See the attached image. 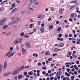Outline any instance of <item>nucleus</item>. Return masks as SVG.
<instances>
[{
  "label": "nucleus",
  "mask_w": 80,
  "mask_h": 80,
  "mask_svg": "<svg viewBox=\"0 0 80 80\" xmlns=\"http://www.w3.org/2000/svg\"><path fill=\"white\" fill-rule=\"evenodd\" d=\"M42 73L43 75H45V74H46V72L45 71H43L42 72Z\"/></svg>",
  "instance_id": "49"
},
{
  "label": "nucleus",
  "mask_w": 80,
  "mask_h": 80,
  "mask_svg": "<svg viewBox=\"0 0 80 80\" xmlns=\"http://www.w3.org/2000/svg\"><path fill=\"white\" fill-rule=\"evenodd\" d=\"M56 55H57V54L56 53H54L52 54L53 56H56Z\"/></svg>",
  "instance_id": "60"
},
{
  "label": "nucleus",
  "mask_w": 80,
  "mask_h": 80,
  "mask_svg": "<svg viewBox=\"0 0 80 80\" xmlns=\"http://www.w3.org/2000/svg\"><path fill=\"white\" fill-rule=\"evenodd\" d=\"M64 44L62 43L61 44L59 45V47H63V46H64Z\"/></svg>",
  "instance_id": "28"
},
{
  "label": "nucleus",
  "mask_w": 80,
  "mask_h": 80,
  "mask_svg": "<svg viewBox=\"0 0 80 80\" xmlns=\"http://www.w3.org/2000/svg\"><path fill=\"white\" fill-rule=\"evenodd\" d=\"M18 73V70L16 69L12 73V75H16V74H17Z\"/></svg>",
  "instance_id": "7"
},
{
  "label": "nucleus",
  "mask_w": 80,
  "mask_h": 80,
  "mask_svg": "<svg viewBox=\"0 0 80 80\" xmlns=\"http://www.w3.org/2000/svg\"><path fill=\"white\" fill-rule=\"evenodd\" d=\"M70 55H71V52H69L68 53V57H70Z\"/></svg>",
  "instance_id": "25"
},
{
  "label": "nucleus",
  "mask_w": 80,
  "mask_h": 80,
  "mask_svg": "<svg viewBox=\"0 0 80 80\" xmlns=\"http://www.w3.org/2000/svg\"><path fill=\"white\" fill-rule=\"evenodd\" d=\"M41 33L44 32V29H43V28H42L41 29Z\"/></svg>",
  "instance_id": "22"
},
{
  "label": "nucleus",
  "mask_w": 80,
  "mask_h": 80,
  "mask_svg": "<svg viewBox=\"0 0 80 80\" xmlns=\"http://www.w3.org/2000/svg\"><path fill=\"white\" fill-rule=\"evenodd\" d=\"M6 73L7 74V75H8H8H11V74H12V72H10L7 73Z\"/></svg>",
  "instance_id": "19"
},
{
  "label": "nucleus",
  "mask_w": 80,
  "mask_h": 80,
  "mask_svg": "<svg viewBox=\"0 0 80 80\" xmlns=\"http://www.w3.org/2000/svg\"><path fill=\"white\" fill-rule=\"evenodd\" d=\"M45 55H50V53L48 51H47L45 52Z\"/></svg>",
  "instance_id": "12"
},
{
  "label": "nucleus",
  "mask_w": 80,
  "mask_h": 80,
  "mask_svg": "<svg viewBox=\"0 0 80 80\" xmlns=\"http://www.w3.org/2000/svg\"><path fill=\"white\" fill-rule=\"evenodd\" d=\"M29 68V66H26L24 67V68L26 69V68Z\"/></svg>",
  "instance_id": "36"
},
{
  "label": "nucleus",
  "mask_w": 80,
  "mask_h": 80,
  "mask_svg": "<svg viewBox=\"0 0 80 80\" xmlns=\"http://www.w3.org/2000/svg\"><path fill=\"white\" fill-rule=\"evenodd\" d=\"M65 66H62V70H65Z\"/></svg>",
  "instance_id": "53"
},
{
  "label": "nucleus",
  "mask_w": 80,
  "mask_h": 80,
  "mask_svg": "<svg viewBox=\"0 0 80 80\" xmlns=\"http://www.w3.org/2000/svg\"><path fill=\"white\" fill-rule=\"evenodd\" d=\"M54 79V77H51L50 78V80H53V79Z\"/></svg>",
  "instance_id": "59"
},
{
  "label": "nucleus",
  "mask_w": 80,
  "mask_h": 80,
  "mask_svg": "<svg viewBox=\"0 0 80 80\" xmlns=\"http://www.w3.org/2000/svg\"><path fill=\"white\" fill-rule=\"evenodd\" d=\"M13 47H11L10 48V50H13Z\"/></svg>",
  "instance_id": "61"
},
{
  "label": "nucleus",
  "mask_w": 80,
  "mask_h": 80,
  "mask_svg": "<svg viewBox=\"0 0 80 80\" xmlns=\"http://www.w3.org/2000/svg\"><path fill=\"white\" fill-rule=\"evenodd\" d=\"M52 20V18H50L48 20V22H50V20Z\"/></svg>",
  "instance_id": "55"
},
{
  "label": "nucleus",
  "mask_w": 80,
  "mask_h": 80,
  "mask_svg": "<svg viewBox=\"0 0 80 80\" xmlns=\"http://www.w3.org/2000/svg\"><path fill=\"white\" fill-rule=\"evenodd\" d=\"M55 66V64H51V67H53V66Z\"/></svg>",
  "instance_id": "63"
},
{
  "label": "nucleus",
  "mask_w": 80,
  "mask_h": 80,
  "mask_svg": "<svg viewBox=\"0 0 80 80\" xmlns=\"http://www.w3.org/2000/svg\"><path fill=\"white\" fill-rule=\"evenodd\" d=\"M79 8H78L76 9V12H78V11H79Z\"/></svg>",
  "instance_id": "35"
},
{
  "label": "nucleus",
  "mask_w": 80,
  "mask_h": 80,
  "mask_svg": "<svg viewBox=\"0 0 80 80\" xmlns=\"http://www.w3.org/2000/svg\"><path fill=\"white\" fill-rule=\"evenodd\" d=\"M74 74L75 75H77V72L76 71H75L74 72Z\"/></svg>",
  "instance_id": "58"
},
{
  "label": "nucleus",
  "mask_w": 80,
  "mask_h": 80,
  "mask_svg": "<svg viewBox=\"0 0 80 80\" xmlns=\"http://www.w3.org/2000/svg\"><path fill=\"white\" fill-rule=\"evenodd\" d=\"M25 13V11H23L21 12V14H22V15H23V13Z\"/></svg>",
  "instance_id": "57"
},
{
  "label": "nucleus",
  "mask_w": 80,
  "mask_h": 80,
  "mask_svg": "<svg viewBox=\"0 0 80 80\" xmlns=\"http://www.w3.org/2000/svg\"><path fill=\"white\" fill-rule=\"evenodd\" d=\"M22 43V41H21V40L19 41L17 40H16L14 42V43H15V44H17V43Z\"/></svg>",
  "instance_id": "10"
},
{
  "label": "nucleus",
  "mask_w": 80,
  "mask_h": 80,
  "mask_svg": "<svg viewBox=\"0 0 80 80\" xmlns=\"http://www.w3.org/2000/svg\"><path fill=\"white\" fill-rule=\"evenodd\" d=\"M23 69H24V66L18 68L17 70H18V72L19 73L20 71L23 70Z\"/></svg>",
  "instance_id": "5"
},
{
  "label": "nucleus",
  "mask_w": 80,
  "mask_h": 80,
  "mask_svg": "<svg viewBox=\"0 0 80 80\" xmlns=\"http://www.w3.org/2000/svg\"><path fill=\"white\" fill-rule=\"evenodd\" d=\"M64 22H65V23H67V22H68V21L67 20H64Z\"/></svg>",
  "instance_id": "56"
},
{
  "label": "nucleus",
  "mask_w": 80,
  "mask_h": 80,
  "mask_svg": "<svg viewBox=\"0 0 80 80\" xmlns=\"http://www.w3.org/2000/svg\"><path fill=\"white\" fill-rule=\"evenodd\" d=\"M76 3V1H74L70 2V3Z\"/></svg>",
  "instance_id": "45"
},
{
  "label": "nucleus",
  "mask_w": 80,
  "mask_h": 80,
  "mask_svg": "<svg viewBox=\"0 0 80 80\" xmlns=\"http://www.w3.org/2000/svg\"><path fill=\"white\" fill-rule=\"evenodd\" d=\"M49 28H50V29H52V28H53V26L51 25L49 27Z\"/></svg>",
  "instance_id": "44"
},
{
  "label": "nucleus",
  "mask_w": 80,
  "mask_h": 80,
  "mask_svg": "<svg viewBox=\"0 0 80 80\" xmlns=\"http://www.w3.org/2000/svg\"><path fill=\"white\" fill-rule=\"evenodd\" d=\"M8 67V62L7 61H6L4 62L3 65L4 69H6Z\"/></svg>",
  "instance_id": "6"
},
{
  "label": "nucleus",
  "mask_w": 80,
  "mask_h": 80,
  "mask_svg": "<svg viewBox=\"0 0 80 80\" xmlns=\"http://www.w3.org/2000/svg\"><path fill=\"white\" fill-rule=\"evenodd\" d=\"M12 53V51H9L5 55V57H8V58H10V57H12V56H13V55L16 52H14Z\"/></svg>",
  "instance_id": "1"
},
{
  "label": "nucleus",
  "mask_w": 80,
  "mask_h": 80,
  "mask_svg": "<svg viewBox=\"0 0 80 80\" xmlns=\"http://www.w3.org/2000/svg\"><path fill=\"white\" fill-rule=\"evenodd\" d=\"M61 50H62L61 49L55 48L54 49V51L55 52H58V51Z\"/></svg>",
  "instance_id": "14"
},
{
  "label": "nucleus",
  "mask_w": 80,
  "mask_h": 80,
  "mask_svg": "<svg viewBox=\"0 0 80 80\" xmlns=\"http://www.w3.org/2000/svg\"><path fill=\"white\" fill-rule=\"evenodd\" d=\"M51 8V9L52 12H53L55 11V8H54L51 7V8Z\"/></svg>",
  "instance_id": "30"
},
{
  "label": "nucleus",
  "mask_w": 80,
  "mask_h": 80,
  "mask_svg": "<svg viewBox=\"0 0 80 80\" xmlns=\"http://www.w3.org/2000/svg\"><path fill=\"white\" fill-rule=\"evenodd\" d=\"M39 4V2H36L35 3V5H38Z\"/></svg>",
  "instance_id": "32"
},
{
  "label": "nucleus",
  "mask_w": 80,
  "mask_h": 80,
  "mask_svg": "<svg viewBox=\"0 0 80 80\" xmlns=\"http://www.w3.org/2000/svg\"><path fill=\"white\" fill-rule=\"evenodd\" d=\"M3 71V65L0 63V73H1Z\"/></svg>",
  "instance_id": "8"
},
{
  "label": "nucleus",
  "mask_w": 80,
  "mask_h": 80,
  "mask_svg": "<svg viewBox=\"0 0 80 80\" xmlns=\"http://www.w3.org/2000/svg\"><path fill=\"white\" fill-rule=\"evenodd\" d=\"M56 24H59V21H58L56 22Z\"/></svg>",
  "instance_id": "62"
},
{
  "label": "nucleus",
  "mask_w": 80,
  "mask_h": 80,
  "mask_svg": "<svg viewBox=\"0 0 80 80\" xmlns=\"http://www.w3.org/2000/svg\"><path fill=\"white\" fill-rule=\"evenodd\" d=\"M77 64H79L80 63V62L79 61H78L76 62Z\"/></svg>",
  "instance_id": "54"
},
{
  "label": "nucleus",
  "mask_w": 80,
  "mask_h": 80,
  "mask_svg": "<svg viewBox=\"0 0 80 80\" xmlns=\"http://www.w3.org/2000/svg\"><path fill=\"white\" fill-rule=\"evenodd\" d=\"M57 30L58 32H60V31H61V27H59L58 28Z\"/></svg>",
  "instance_id": "24"
},
{
  "label": "nucleus",
  "mask_w": 80,
  "mask_h": 80,
  "mask_svg": "<svg viewBox=\"0 0 80 80\" xmlns=\"http://www.w3.org/2000/svg\"><path fill=\"white\" fill-rule=\"evenodd\" d=\"M25 45L27 48H29L30 47V44L28 42H26L25 43Z\"/></svg>",
  "instance_id": "9"
},
{
  "label": "nucleus",
  "mask_w": 80,
  "mask_h": 80,
  "mask_svg": "<svg viewBox=\"0 0 80 80\" xmlns=\"http://www.w3.org/2000/svg\"><path fill=\"white\" fill-rule=\"evenodd\" d=\"M18 77L17 76H15L14 78V80H17Z\"/></svg>",
  "instance_id": "37"
},
{
  "label": "nucleus",
  "mask_w": 80,
  "mask_h": 80,
  "mask_svg": "<svg viewBox=\"0 0 80 80\" xmlns=\"http://www.w3.org/2000/svg\"><path fill=\"white\" fill-rule=\"evenodd\" d=\"M32 55L34 56V57H38V54H37L33 53Z\"/></svg>",
  "instance_id": "21"
},
{
  "label": "nucleus",
  "mask_w": 80,
  "mask_h": 80,
  "mask_svg": "<svg viewBox=\"0 0 80 80\" xmlns=\"http://www.w3.org/2000/svg\"><path fill=\"white\" fill-rule=\"evenodd\" d=\"M22 78V75H20L18 76V78L19 79H20V78Z\"/></svg>",
  "instance_id": "17"
},
{
  "label": "nucleus",
  "mask_w": 80,
  "mask_h": 80,
  "mask_svg": "<svg viewBox=\"0 0 80 80\" xmlns=\"http://www.w3.org/2000/svg\"><path fill=\"white\" fill-rule=\"evenodd\" d=\"M6 35L7 36V35H10V32H9L8 33H7L6 34Z\"/></svg>",
  "instance_id": "64"
},
{
  "label": "nucleus",
  "mask_w": 80,
  "mask_h": 80,
  "mask_svg": "<svg viewBox=\"0 0 80 80\" xmlns=\"http://www.w3.org/2000/svg\"><path fill=\"white\" fill-rule=\"evenodd\" d=\"M15 18L14 17H12L11 18L12 20H15Z\"/></svg>",
  "instance_id": "50"
},
{
  "label": "nucleus",
  "mask_w": 80,
  "mask_h": 80,
  "mask_svg": "<svg viewBox=\"0 0 80 80\" xmlns=\"http://www.w3.org/2000/svg\"><path fill=\"white\" fill-rule=\"evenodd\" d=\"M33 72L32 71H31V72H28V75H29L31 76L33 75Z\"/></svg>",
  "instance_id": "15"
},
{
  "label": "nucleus",
  "mask_w": 80,
  "mask_h": 80,
  "mask_svg": "<svg viewBox=\"0 0 80 80\" xmlns=\"http://www.w3.org/2000/svg\"><path fill=\"white\" fill-rule=\"evenodd\" d=\"M74 58H76L77 57V56H75L74 54H73L72 55Z\"/></svg>",
  "instance_id": "38"
},
{
  "label": "nucleus",
  "mask_w": 80,
  "mask_h": 80,
  "mask_svg": "<svg viewBox=\"0 0 80 80\" xmlns=\"http://www.w3.org/2000/svg\"><path fill=\"white\" fill-rule=\"evenodd\" d=\"M62 73V72L61 71H59L57 73V74L56 75V77H57L58 75H60Z\"/></svg>",
  "instance_id": "11"
},
{
  "label": "nucleus",
  "mask_w": 80,
  "mask_h": 80,
  "mask_svg": "<svg viewBox=\"0 0 80 80\" xmlns=\"http://www.w3.org/2000/svg\"><path fill=\"white\" fill-rule=\"evenodd\" d=\"M65 75L68 76V77H70V74H68V72H66L65 73Z\"/></svg>",
  "instance_id": "20"
},
{
  "label": "nucleus",
  "mask_w": 80,
  "mask_h": 80,
  "mask_svg": "<svg viewBox=\"0 0 80 80\" xmlns=\"http://www.w3.org/2000/svg\"><path fill=\"white\" fill-rule=\"evenodd\" d=\"M69 20L70 22H73V20L71 18H69Z\"/></svg>",
  "instance_id": "51"
},
{
  "label": "nucleus",
  "mask_w": 80,
  "mask_h": 80,
  "mask_svg": "<svg viewBox=\"0 0 80 80\" xmlns=\"http://www.w3.org/2000/svg\"><path fill=\"white\" fill-rule=\"evenodd\" d=\"M25 49H22V53H24V52H25Z\"/></svg>",
  "instance_id": "33"
},
{
  "label": "nucleus",
  "mask_w": 80,
  "mask_h": 80,
  "mask_svg": "<svg viewBox=\"0 0 80 80\" xmlns=\"http://www.w3.org/2000/svg\"><path fill=\"white\" fill-rule=\"evenodd\" d=\"M12 7L15 8V3H13L12 6Z\"/></svg>",
  "instance_id": "26"
},
{
  "label": "nucleus",
  "mask_w": 80,
  "mask_h": 80,
  "mask_svg": "<svg viewBox=\"0 0 80 80\" xmlns=\"http://www.w3.org/2000/svg\"><path fill=\"white\" fill-rule=\"evenodd\" d=\"M74 7L75 6H74V5L71 6L70 8V10H71V9L73 8H74Z\"/></svg>",
  "instance_id": "34"
},
{
  "label": "nucleus",
  "mask_w": 80,
  "mask_h": 80,
  "mask_svg": "<svg viewBox=\"0 0 80 80\" xmlns=\"http://www.w3.org/2000/svg\"><path fill=\"white\" fill-rule=\"evenodd\" d=\"M7 76H8L7 74V73H5L3 74V77H5Z\"/></svg>",
  "instance_id": "27"
},
{
  "label": "nucleus",
  "mask_w": 80,
  "mask_h": 80,
  "mask_svg": "<svg viewBox=\"0 0 80 80\" xmlns=\"http://www.w3.org/2000/svg\"><path fill=\"white\" fill-rule=\"evenodd\" d=\"M33 24H31L30 26H29L28 28H32V27H33Z\"/></svg>",
  "instance_id": "18"
},
{
  "label": "nucleus",
  "mask_w": 80,
  "mask_h": 80,
  "mask_svg": "<svg viewBox=\"0 0 80 80\" xmlns=\"http://www.w3.org/2000/svg\"><path fill=\"white\" fill-rule=\"evenodd\" d=\"M20 21V19L19 18H17L14 21H12L11 22H10L9 23V25H13V24H14L15 23H18V22Z\"/></svg>",
  "instance_id": "2"
},
{
  "label": "nucleus",
  "mask_w": 80,
  "mask_h": 80,
  "mask_svg": "<svg viewBox=\"0 0 80 80\" xmlns=\"http://www.w3.org/2000/svg\"><path fill=\"white\" fill-rule=\"evenodd\" d=\"M25 35V34H24V32H23L21 33L20 34V35H21V37H22V36H23V35Z\"/></svg>",
  "instance_id": "31"
},
{
  "label": "nucleus",
  "mask_w": 80,
  "mask_h": 80,
  "mask_svg": "<svg viewBox=\"0 0 80 80\" xmlns=\"http://www.w3.org/2000/svg\"><path fill=\"white\" fill-rule=\"evenodd\" d=\"M54 75V73H52L49 75V77H52Z\"/></svg>",
  "instance_id": "29"
},
{
  "label": "nucleus",
  "mask_w": 80,
  "mask_h": 80,
  "mask_svg": "<svg viewBox=\"0 0 80 80\" xmlns=\"http://www.w3.org/2000/svg\"><path fill=\"white\" fill-rule=\"evenodd\" d=\"M69 37H72V34H70L69 35Z\"/></svg>",
  "instance_id": "48"
},
{
  "label": "nucleus",
  "mask_w": 80,
  "mask_h": 80,
  "mask_svg": "<svg viewBox=\"0 0 80 80\" xmlns=\"http://www.w3.org/2000/svg\"><path fill=\"white\" fill-rule=\"evenodd\" d=\"M29 10H31L32 11H33V8H29Z\"/></svg>",
  "instance_id": "40"
},
{
  "label": "nucleus",
  "mask_w": 80,
  "mask_h": 80,
  "mask_svg": "<svg viewBox=\"0 0 80 80\" xmlns=\"http://www.w3.org/2000/svg\"><path fill=\"white\" fill-rule=\"evenodd\" d=\"M24 37L25 38H28L29 37V36H27V35H24Z\"/></svg>",
  "instance_id": "39"
},
{
  "label": "nucleus",
  "mask_w": 80,
  "mask_h": 80,
  "mask_svg": "<svg viewBox=\"0 0 80 80\" xmlns=\"http://www.w3.org/2000/svg\"><path fill=\"white\" fill-rule=\"evenodd\" d=\"M59 12L60 14H62V13H63V12H62V9H59Z\"/></svg>",
  "instance_id": "16"
},
{
  "label": "nucleus",
  "mask_w": 80,
  "mask_h": 80,
  "mask_svg": "<svg viewBox=\"0 0 80 80\" xmlns=\"http://www.w3.org/2000/svg\"><path fill=\"white\" fill-rule=\"evenodd\" d=\"M43 70H47V68L45 67H43L42 68Z\"/></svg>",
  "instance_id": "41"
},
{
  "label": "nucleus",
  "mask_w": 80,
  "mask_h": 80,
  "mask_svg": "<svg viewBox=\"0 0 80 80\" xmlns=\"http://www.w3.org/2000/svg\"><path fill=\"white\" fill-rule=\"evenodd\" d=\"M65 37L66 38H67V37H68V35L66 34H65Z\"/></svg>",
  "instance_id": "52"
},
{
  "label": "nucleus",
  "mask_w": 80,
  "mask_h": 80,
  "mask_svg": "<svg viewBox=\"0 0 80 80\" xmlns=\"http://www.w3.org/2000/svg\"><path fill=\"white\" fill-rule=\"evenodd\" d=\"M48 72L49 73H52V71H51L50 70H49Z\"/></svg>",
  "instance_id": "46"
},
{
  "label": "nucleus",
  "mask_w": 80,
  "mask_h": 80,
  "mask_svg": "<svg viewBox=\"0 0 80 80\" xmlns=\"http://www.w3.org/2000/svg\"><path fill=\"white\" fill-rule=\"evenodd\" d=\"M58 36L59 37H62V34H58Z\"/></svg>",
  "instance_id": "42"
},
{
  "label": "nucleus",
  "mask_w": 80,
  "mask_h": 80,
  "mask_svg": "<svg viewBox=\"0 0 80 80\" xmlns=\"http://www.w3.org/2000/svg\"><path fill=\"white\" fill-rule=\"evenodd\" d=\"M7 21V19L6 18H4L0 22V24L1 25H4V24H5V21Z\"/></svg>",
  "instance_id": "4"
},
{
  "label": "nucleus",
  "mask_w": 80,
  "mask_h": 80,
  "mask_svg": "<svg viewBox=\"0 0 80 80\" xmlns=\"http://www.w3.org/2000/svg\"><path fill=\"white\" fill-rule=\"evenodd\" d=\"M17 9H18V8H15L13 10H12V11H11L12 13H14V12H15V11L17 10Z\"/></svg>",
  "instance_id": "13"
},
{
  "label": "nucleus",
  "mask_w": 80,
  "mask_h": 80,
  "mask_svg": "<svg viewBox=\"0 0 80 80\" xmlns=\"http://www.w3.org/2000/svg\"><path fill=\"white\" fill-rule=\"evenodd\" d=\"M77 17V14L76 13H72L70 16V17L72 19L76 18Z\"/></svg>",
  "instance_id": "3"
},
{
  "label": "nucleus",
  "mask_w": 80,
  "mask_h": 80,
  "mask_svg": "<svg viewBox=\"0 0 80 80\" xmlns=\"http://www.w3.org/2000/svg\"><path fill=\"white\" fill-rule=\"evenodd\" d=\"M7 27H8V25H5L3 27V29H5V28H7Z\"/></svg>",
  "instance_id": "23"
},
{
  "label": "nucleus",
  "mask_w": 80,
  "mask_h": 80,
  "mask_svg": "<svg viewBox=\"0 0 80 80\" xmlns=\"http://www.w3.org/2000/svg\"><path fill=\"white\" fill-rule=\"evenodd\" d=\"M48 61H49V62H51L52 60V58H49L48 59Z\"/></svg>",
  "instance_id": "43"
},
{
  "label": "nucleus",
  "mask_w": 80,
  "mask_h": 80,
  "mask_svg": "<svg viewBox=\"0 0 80 80\" xmlns=\"http://www.w3.org/2000/svg\"><path fill=\"white\" fill-rule=\"evenodd\" d=\"M27 72H24V75H27Z\"/></svg>",
  "instance_id": "47"
}]
</instances>
